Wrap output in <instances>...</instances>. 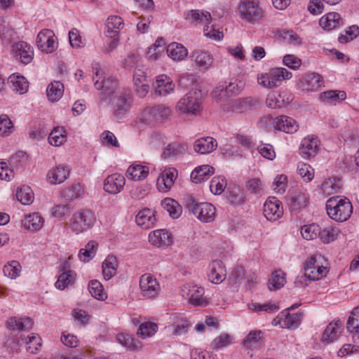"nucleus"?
Here are the masks:
<instances>
[{
  "label": "nucleus",
  "instance_id": "1",
  "mask_svg": "<svg viewBox=\"0 0 359 359\" xmlns=\"http://www.w3.org/2000/svg\"><path fill=\"white\" fill-rule=\"evenodd\" d=\"M92 68L94 86L97 90H103L101 101L109 102L111 100V97H114V116L116 118H122L128 111L133 102L130 90L118 88L114 78L109 77L105 79L104 72L100 69L98 63H93Z\"/></svg>",
  "mask_w": 359,
  "mask_h": 359
},
{
  "label": "nucleus",
  "instance_id": "2",
  "mask_svg": "<svg viewBox=\"0 0 359 359\" xmlns=\"http://www.w3.org/2000/svg\"><path fill=\"white\" fill-rule=\"evenodd\" d=\"M326 210L331 219L341 222L350 217L353 207L348 198L335 196L327 201Z\"/></svg>",
  "mask_w": 359,
  "mask_h": 359
},
{
  "label": "nucleus",
  "instance_id": "3",
  "mask_svg": "<svg viewBox=\"0 0 359 359\" xmlns=\"http://www.w3.org/2000/svg\"><path fill=\"white\" fill-rule=\"evenodd\" d=\"M171 116V109L163 104H160L144 109L140 115V120L145 124L162 123Z\"/></svg>",
  "mask_w": 359,
  "mask_h": 359
},
{
  "label": "nucleus",
  "instance_id": "4",
  "mask_svg": "<svg viewBox=\"0 0 359 359\" xmlns=\"http://www.w3.org/2000/svg\"><path fill=\"white\" fill-rule=\"evenodd\" d=\"M95 222L93 212L88 209H83L73 214L67 225L72 232L79 234L91 228Z\"/></svg>",
  "mask_w": 359,
  "mask_h": 359
},
{
  "label": "nucleus",
  "instance_id": "5",
  "mask_svg": "<svg viewBox=\"0 0 359 359\" xmlns=\"http://www.w3.org/2000/svg\"><path fill=\"white\" fill-rule=\"evenodd\" d=\"M292 73L285 68L280 67L271 69L269 72L259 74L257 81L264 88H272L279 86L283 80L290 79Z\"/></svg>",
  "mask_w": 359,
  "mask_h": 359
},
{
  "label": "nucleus",
  "instance_id": "6",
  "mask_svg": "<svg viewBox=\"0 0 359 359\" xmlns=\"http://www.w3.org/2000/svg\"><path fill=\"white\" fill-rule=\"evenodd\" d=\"M238 11L241 19L250 23H254L263 17L262 8L252 1H242L238 6Z\"/></svg>",
  "mask_w": 359,
  "mask_h": 359
},
{
  "label": "nucleus",
  "instance_id": "7",
  "mask_svg": "<svg viewBox=\"0 0 359 359\" xmlns=\"http://www.w3.org/2000/svg\"><path fill=\"white\" fill-rule=\"evenodd\" d=\"M196 94V92L188 93L179 100L176 109L182 114L196 115L201 110V102Z\"/></svg>",
  "mask_w": 359,
  "mask_h": 359
},
{
  "label": "nucleus",
  "instance_id": "8",
  "mask_svg": "<svg viewBox=\"0 0 359 359\" xmlns=\"http://www.w3.org/2000/svg\"><path fill=\"white\" fill-rule=\"evenodd\" d=\"M140 287L142 296L145 298L155 297L160 291V285L157 280L149 273H145L140 277Z\"/></svg>",
  "mask_w": 359,
  "mask_h": 359
},
{
  "label": "nucleus",
  "instance_id": "9",
  "mask_svg": "<svg viewBox=\"0 0 359 359\" xmlns=\"http://www.w3.org/2000/svg\"><path fill=\"white\" fill-rule=\"evenodd\" d=\"M38 48L43 52L50 53L57 48L55 36L53 31L43 29L41 31L36 37Z\"/></svg>",
  "mask_w": 359,
  "mask_h": 359
},
{
  "label": "nucleus",
  "instance_id": "10",
  "mask_svg": "<svg viewBox=\"0 0 359 359\" xmlns=\"http://www.w3.org/2000/svg\"><path fill=\"white\" fill-rule=\"evenodd\" d=\"M257 104L258 102L256 99L247 97L230 101L226 108L227 111L243 113L253 109Z\"/></svg>",
  "mask_w": 359,
  "mask_h": 359
},
{
  "label": "nucleus",
  "instance_id": "11",
  "mask_svg": "<svg viewBox=\"0 0 359 359\" xmlns=\"http://www.w3.org/2000/svg\"><path fill=\"white\" fill-rule=\"evenodd\" d=\"M326 267L316 266V269H309L305 271L304 275L299 276L297 278L294 283L297 287H304L308 285L311 281L318 280L321 278L326 276Z\"/></svg>",
  "mask_w": 359,
  "mask_h": 359
},
{
  "label": "nucleus",
  "instance_id": "12",
  "mask_svg": "<svg viewBox=\"0 0 359 359\" xmlns=\"http://www.w3.org/2000/svg\"><path fill=\"white\" fill-rule=\"evenodd\" d=\"M126 184L123 175L114 173L109 175L104 181V190L110 194H117L123 189Z\"/></svg>",
  "mask_w": 359,
  "mask_h": 359
},
{
  "label": "nucleus",
  "instance_id": "13",
  "mask_svg": "<svg viewBox=\"0 0 359 359\" xmlns=\"http://www.w3.org/2000/svg\"><path fill=\"white\" fill-rule=\"evenodd\" d=\"M177 177V170L174 168H169L163 170L158 176L156 186L159 191L166 192L174 184Z\"/></svg>",
  "mask_w": 359,
  "mask_h": 359
},
{
  "label": "nucleus",
  "instance_id": "14",
  "mask_svg": "<svg viewBox=\"0 0 359 359\" xmlns=\"http://www.w3.org/2000/svg\"><path fill=\"white\" fill-rule=\"evenodd\" d=\"M280 202L276 198H269L264 204V215L269 221H276L280 217L283 208Z\"/></svg>",
  "mask_w": 359,
  "mask_h": 359
},
{
  "label": "nucleus",
  "instance_id": "15",
  "mask_svg": "<svg viewBox=\"0 0 359 359\" xmlns=\"http://www.w3.org/2000/svg\"><path fill=\"white\" fill-rule=\"evenodd\" d=\"M68 268H69V266L67 262H65L60 266V271L62 273L55 283V287L60 290H64L75 282L76 273L72 270H67Z\"/></svg>",
  "mask_w": 359,
  "mask_h": 359
},
{
  "label": "nucleus",
  "instance_id": "16",
  "mask_svg": "<svg viewBox=\"0 0 359 359\" xmlns=\"http://www.w3.org/2000/svg\"><path fill=\"white\" fill-rule=\"evenodd\" d=\"M342 324L339 319H334L330 323L324 330L321 341L326 344H330L337 340L341 330Z\"/></svg>",
  "mask_w": 359,
  "mask_h": 359
},
{
  "label": "nucleus",
  "instance_id": "17",
  "mask_svg": "<svg viewBox=\"0 0 359 359\" xmlns=\"http://www.w3.org/2000/svg\"><path fill=\"white\" fill-rule=\"evenodd\" d=\"M187 290V297L189 302L194 306H205L208 304V299L203 297L204 289L196 285L185 287Z\"/></svg>",
  "mask_w": 359,
  "mask_h": 359
},
{
  "label": "nucleus",
  "instance_id": "18",
  "mask_svg": "<svg viewBox=\"0 0 359 359\" xmlns=\"http://www.w3.org/2000/svg\"><path fill=\"white\" fill-rule=\"evenodd\" d=\"M318 139L315 137H308L302 141L299 148L300 155L306 159L313 157L318 151Z\"/></svg>",
  "mask_w": 359,
  "mask_h": 359
},
{
  "label": "nucleus",
  "instance_id": "19",
  "mask_svg": "<svg viewBox=\"0 0 359 359\" xmlns=\"http://www.w3.org/2000/svg\"><path fill=\"white\" fill-rule=\"evenodd\" d=\"M191 58L201 71L207 70L212 63V57L210 55L208 52L201 50H194Z\"/></svg>",
  "mask_w": 359,
  "mask_h": 359
},
{
  "label": "nucleus",
  "instance_id": "20",
  "mask_svg": "<svg viewBox=\"0 0 359 359\" xmlns=\"http://www.w3.org/2000/svg\"><path fill=\"white\" fill-rule=\"evenodd\" d=\"M149 241L152 245L161 247L170 245L172 243V238L165 229H158L149 233Z\"/></svg>",
  "mask_w": 359,
  "mask_h": 359
},
{
  "label": "nucleus",
  "instance_id": "21",
  "mask_svg": "<svg viewBox=\"0 0 359 359\" xmlns=\"http://www.w3.org/2000/svg\"><path fill=\"white\" fill-rule=\"evenodd\" d=\"M273 123L276 130H283L287 133H293L298 128L295 120L286 116H277Z\"/></svg>",
  "mask_w": 359,
  "mask_h": 359
},
{
  "label": "nucleus",
  "instance_id": "22",
  "mask_svg": "<svg viewBox=\"0 0 359 359\" xmlns=\"http://www.w3.org/2000/svg\"><path fill=\"white\" fill-rule=\"evenodd\" d=\"M217 143L212 137L198 139L194 142V150L201 154H209L216 149Z\"/></svg>",
  "mask_w": 359,
  "mask_h": 359
},
{
  "label": "nucleus",
  "instance_id": "23",
  "mask_svg": "<svg viewBox=\"0 0 359 359\" xmlns=\"http://www.w3.org/2000/svg\"><path fill=\"white\" fill-rule=\"evenodd\" d=\"M215 212V208L211 203H201L196 208V214L194 215L204 222H209L214 219Z\"/></svg>",
  "mask_w": 359,
  "mask_h": 359
},
{
  "label": "nucleus",
  "instance_id": "24",
  "mask_svg": "<svg viewBox=\"0 0 359 359\" xmlns=\"http://www.w3.org/2000/svg\"><path fill=\"white\" fill-rule=\"evenodd\" d=\"M13 50L20 56L22 63L27 65L32 62L34 56V52L32 47L27 43L20 41L14 44Z\"/></svg>",
  "mask_w": 359,
  "mask_h": 359
},
{
  "label": "nucleus",
  "instance_id": "25",
  "mask_svg": "<svg viewBox=\"0 0 359 359\" xmlns=\"http://www.w3.org/2000/svg\"><path fill=\"white\" fill-rule=\"evenodd\" d=\"M34 325V322L30 318H20L11 317L6 322L8 328L20 331H29Z\"/></svg>",
  "mask_w": 359,
  "mask_h": 359
},
{
  "label": "nucleus",
  "instance_id": "26",
  "mask_svg": "<svg viewBox=\"0 0 359 359\" xmlns=\"http://www.w3.org/2000/svg\"><path fill=\"white\" fill-rule=\"evenodd\" d=\"M226 276V272L219 260H214L210 265L209 279L212 283L219 284L222 283Z\"/></svg>",
  "mask_w": 359,
  "mask_h": 359
},
{
  "label": "nucleus",
  "instance_id": "27",
  "mask_svg": "<svg viewBox=\"0 0 359 359\" xmlns=\"http://www.w3.org/2000/svg\"><path fill=\"white\" fill-rule=\"evenodd\" d=\"M346 330L353 333L355 342L359 341V306L354 308L348 318Z\"/></svg>",
  "mask_w": 359,
  "mask_h": 359
},
{
  "label": "nucleus",
  "instance_id": "28",
  "mask_svg": "<svg viewBox=\"0 0 359 359\" xmlns=\"http://www.w3.org/2000/svg\"><path fill=\"white\" fill-rule=\"evenodd\" d=\"M156 222L154 211L145 208L138 212L136 216V223L143 229H147L154 226Z\"/></svg>",
  "mask_w": 359,
  "mask_h": 359
},
{
  "label": "nucleus",
  "instance_id": "29",
  "mask_svg": "<svg viewBox=\"0 0 359 359\" xmlns=\"http://www.w3.org/2000/svg\"><path fill=\"white\" fill-rule=\"evenodd\" d=\"M319 24L323 29L331 30L342 25L343 20L339 13H329L320 19Z\"/></svg>",
  "mask_w": 359,
  "mask_h": 359
},
{
  "label": "nucleus",
  "instance_id": "30",
  "mask_svg": "<svg viewBox=\"0 0 359 359\" xmlns=\"http://www.w3.org/2000/svg\"><path fill=\"white\" fill-rule=\"evenodd\" d=\"M323 77L317 73H308L303 77L301 83L307 90H318L323 84Z\"/></svg>",
  "mask_w": 359,
  "mask_h": 359
},
{
  "label": "nucleus",
  "instance_id": "31",
  "mask_svg": "<svg viewBox=\"0 0 359 359\" xmlns=\"http://www.w3.org/2000/svg\"><path fill=\"white\" fill-rule=\"evenodd\" d=\"M123 20L120 16L111 15L107 20V36L110 38L116 37L120 29L123 27Z\"/></svg>",
  "mask_w": 359,
  "mask_h": 359
},
{
  "label": "nucleus",
  "instance_id": "32",
  "mask_svg": "<svg viewBox=\"0 0 359 359\" xmlns=\"http://www.w3.org/2000/svg\"><path fill=\"white\" fill-rule=\"evenodd\" d=\"M69 173V168L65 165H58L50 170L48 173L50 182L53 184L62 183Z\"/></svg>",
  "mask_w": 359,
  "mask_h": 359
},
{
  "label": "nucleus",
  "instance_id": "33",
  "mask_svg": "<svg viewBox=\"0 0 359 359\" xmlns=\"http://www.w3.org/2000/svg\"><path fill=\"white\" fill-rule=\"evenodd\" d=\"M174 83L166 76H161L157 78L154 86L155 93L161 96H165L173 91Z\"/></svg>",
  "mask_w": 359,
  "mask_h": 359
},
{
  "label": "nucleus",
  "instance_id": "34",
  "mask_svg": "<svg viewBox=\"0 0 359 359\" xmlns=\"http://www.w3.org/2000/svg\"><path fill=\"white\" fill-rule=\"evenodd\" d=\"M245 86V83L241 80L230 81L228 84H220L217 87V91L224 92L228 97L236 95L241 93Z\"/></svg>",
  "mask_w": 359,
  "mask_h": 359
},
{
  "label": "nucleus",
  "instance_id": "35",
  "mask_svg": "<svg viewBox=\"0 0 359 359\" xmlns=\"http://www.w3.org/2000/svg\"><path fill=\"white\" fill-rule=\"evenodd\" d=\"M168 55L175 61H180L187 56V48L181 43H171L167 47Z\"/></svg>",
  "mask_w": 359,
  "mask_h": 359
},
{
  "label": "nucleus",
  "instance_id": "36",
  "mask_svg": "<svg viewBox=\"0 0 359 359\" xmlns=\"http://www.w3.org/2000/svg\"><path fill=\"white\" fill-rule=\"evenodd\" d=\"M21 341L25 344L27 351L32 354H36L42 346V340L38 334H32L31 336H27L25 339L20 338L18 344H21Z\"/></svg>",
  "mask_w": 359,
  "mask_h": 359
},
{
  "label": "nucleus",
  "instance_id": "37",
  "mask_svg": "<svg viewBox=\"0 0 359 359\" xmlns=\"http://www.w3.org/2000/svg\"><path fill=\"white\" fill-rule=\"evenodd\" d=\"M118 261L115 256L109 255L102 264V273L105 280H109L116 274Z\"/></svg>",
  "mask_w": 359,
  "mask_h": 359
},
{
  "label": "nucleus",
  "instance_id": "38",
  "mask_svg": "<svg viewBox=\"0 0 359 359\" xmlns=\"http://www.w3.org/2000/svg\"><path fill=\"white\" fill-rule=\"evenodd\" d=\"M8 83L11 84V88L14 91L23 94L27 91L29 83L26 79L18 74H13L8 79Z\"/></svg>",
  "mask_w": 359,
  "mask_h": 359
},
{
  "label": "nucleus",
  "instance_id": "39",
  "mask_svg": "<svg viewBox=\"0 0 359 359\" xmlns=\"http://www.w3.org/2000/svg\"><path fill=\"white\" fill-rule=\"evenodd\" d=\"M303 317V313L298 312L294 314H290L288 312H282L280 320L282 322V327L285 328H296L301 323Z\"/></svg>",
  "mask_w": 359,
  "mask_h": 359
},
{
  "label": "nucleus",
  "instance_id": "40",
  "mask_svg": "<svg viewBox=\"0 0 359 359\" xmlns=\"http://www.w3.org/2000/svg\"><path fill=\"white\" fill-rule=\"evenodd\" d=\"M214 173V168L204 165L195 168L191 173V179L194 183H201L208 179V177Z\"/></svg>",
  "mask_w": 359,
  "mask_h": 359
},
{
  "label": "nucleus",
  "instance_id": "41",
  "mask_svg": "<svg viewBox=\"0 0 359 359\" xmlns=\"http://www.w3.org/2000/svg\"><path fill=\"white\" fill-rule=\"evenodd\" d=\"M43 224V219L39 213L34 212L29 215L22 221V225L27 229L32 231H36L39 230Z\"/></svg>",
  "mask_w": 359,
  "mask_h": 359
},
{
  "label": "nucleus",
  "instance_id": "42",
  "mask_svg": "<svg viewBox=\"0 0 359 359\" xmlns=\"http://www.w3.org/2000/svg\"><path fill=\"white\" fill-rule=\"evenodd\" d=\"M161 205L173 219L178 218L182 214V207L177 201L172 198H167L163 199L161 202Z\"/></svg>",
  "mask_w": 359,
  "mask_h": 359
},
{
  "label": "nucleus",
  "instance_id": "43",
  "mask_svg": "<svg viewBox=\"0 0 359 359\" xmlns=\"http://www.w3.org/2000/svg\"><path fill=\"white\" fill-rule=\"evenodd\" d=\"M346 97V94L343 90H327L320 93L319 99L320 101L332 104L336 102H341Z\"/></svg>",
  "mask_w": 359,
  "mask_h": 359
},
{
  "label": "nucleus",
  "instance_id": "44",
  "mask_svg": "<svg viewBox=\"0 0 359 359\" xmlns=\"http://www.w3.org/2000/svg\"><path fill=\"white\" fill-rule=\"evenodd\" d=\"M64 93V86L60 81L50 83L46 89L48 99L51 102L58 101Z\"/></svg>",
  "mask_w": 359,
  "mask_h": 359
},
{
  "label": "nucleus",
  "instance_id": "45",
  "mask_svg": "<svg viewBox=\"0 0 359 359\" xmlns=\"http://www.w3.org/2000/svg\"><path fill=\"white\" fill-rule=\"evenodd\" d=\"M187 20H189L191 23L209 24L211 21V15L208 12L200 11L198 10H191L187 13Z\"/></svg>",
  "mask_w": 359,
  "mask_h": 359
},
{
  "label": "nucleus",
  "instance_id": "46",
  "mask_svg": "<svg viewBox=\"0 0 359 359\" xmlns=\"http://www.w3.org/2000/svg\"><path fill=\"white\" fill-rule=\"evenodd\" d=\"M307 198L301 191H295L290 194L288 198V203L293 210H298L306 205Z\"/></svg>",
  "mask_w": 359,
  "mask_h": 359
},
{
  "label": "nucleus",
  "instance_id": "47",
  "mask_svg": "<svg viewBox=\"0 0 359 359\" xmlns=\"http://www.w3.org/2000/svg\"><path fill=\"white\" fill-rule=\"evenodd\" d=\"M126 173L133 180H141L148 176L149 168L141 165H132L129 166Z\"/></svg>",
  "mask_w": 359,
  "mask_h": 359
},
{
  "label": "nucleus",
  "instance_id": "48",
  "mask_svg": "<svg viewBox=\"0 0 359 359\" xmlns=\"http://www.w3.org/2000/svg\"><path fill=\"white\" fill-rule=\"evenodd\" d=\"M226 198L233 205H242L245 202V196L244 193L238 187H235L231 190H228L226 194Z\"/></svg>",
  "mask_w": 359,
  "mask_h": 359
},
{
  "label": "nucleus",
  "instance_id": "49",
  "mask_svg": "<svg viewBox=\"0 0 359 359\" xmlns=\"http://www.w3.org/2000/svg\"><path fill=\"white\" fill-rule=\"evenodd\" d=\"M285 276V273L281 270L273 272L271 278L269 280V289L276 290L283 287L286 282Z\"/></svg>",
  "mask_w": 359,
  "mask_h": 359
},
{
  "label": "nucleus",
  "instance_id": "50",
  "mask_svg": "<svg viewBox=\"0 0 359 359\" xmlns=\"http://www.w3.org/2000/svg\"><path fill=\"white\" fill-rule=\"evenodd\" d=\"M83 188L79 183L74 184L68 187L61 191V197L65 198L67 202L74 198H77L81 196Z\"/></svg>",
  "mask_w": 359,
  "mask_h": 359
},
{
  "label": "nucleus",
  "instance_id": "51",
  "mask_svg": "<svg viewBox=\"0 0 359 359\" xmlns=\"http://www.w3.org/2000/svg\"><path fill=\"white\" fill-rule=\"evenodd\" d=\"M88 290L91 295L98 300H104L107 297L102 285L97 280H93L89 283Z\"/></svg>",
  "mask_w": 359,
  "mask_h": 359
},
{
  "label": "nucleus",
  "instance_id": "52",
  "mask_svg": "<svg viewBox=\"0 0 359 359\" xmlns=\"http://www.w3.org/2000/svg\"><path fill=\"white\" fill-rule=\"evenodd\" d=\"M16 198L22 205H29L34 201V193L29 187L23 186L17 190Z\"/></svg>",
  "mask_w": 359,
  "mask_h": 359
},
{
  "label": "nucleus",
  "instance_id": "53",
  "mask_svg": "<svg viewBox=\"0 0 359 359\" xmlns=\"http://www.w3.org/2000/svg\"><path fill=\"white\" fill-rule=\"evenodd\" d=\"M97 247V243L95 241H90L88 242L85 248H82L79 251V257L81 261L86 262L91 259L95 254Z\"/></svg>",
  "mask_w": 359,
  "mask_h": 359
},
{
  "label": "nucleus",
  "instance_id": "54",
  "mask_svg": "<svg viewBox=\"0 0 359 359\" xmlns=\"http://www.w3.org/2000/svg\"><path fill=\"white\" fill-rule=\"evenodd\" d=\"M189 323L186 318L182 316H177L172 324V334L180 335L187 332Z\"/></svg>",
  "mask_w": 359,
  "mask_h": 359
},
{
  "label": "nucleus",
  "instance_id": "55",
  "mask_svg": "<svg viewBox=\"0 0 359 359\" xmlns=\"http://www.w3.org/2000/svg\"><path fill=\"white\" fill-rule=\"evenodd\" d=\"M341 187V183L339 179H329L323 183L321 190L325 194L331 195L337 193Z\"/></svg>",
  "mask_w": 359,
  "mask_h": 359
},
{
  "label": "nucleus",
  "instance_id": "56",
  "mask_svg": "<svg viewBox=\"0 0 359 359\" xmlns=\"http://www.w3.org/2000/svg\"><path fill=\"white\" fill-rule=\"evenodd\" d=\"M263 338V333L261 330L250 331L243 341V344L248 348L255 347Z\"/></svg>",
  "mask_w": 359,
  "mask_h": 359
},
{
  "label": "nucleus",
  "instance_id": "57",
  "mask_svg": "<svg viewBox=\"0 0 359 359\" xmlns=\"http://www.w3.org/2000/svg\"><path fill=\"white\" fill-rule=\"evenodd\" d=\"M158 326L154 323L146 322L141 324L137 330V335L142 339L153 336L157 331Z\"/></svg>",
  "mask_w": 359,
  "mask_h": 359
},
{
  "label": "nucleus",
  "instance_id": "58",
  "mask_svg": "<svg viewBox=\"0 0 359 359\" xmlns=\"http://www.w3.org/2000/svg\"><path fill=\"white\" fill-rule=\"evenodd\" d=\"M22 267L20 264L15 260L8 262L4 267V273L6 276L15 279L20 276Z\"/></svg>",
  "mask_w": 359,
  "mask_h": 359
},
{
  "label": "nucleus",
  "instance_id": "59",
  "mask_svg": "<svg viewBox=\"0 0 359 359\" xmlns=\"http://www.w3.org/2000/svg\"><path fill=\"white\" fill-rule=\"evenodd\" d=\"M320 227L316 224L304 225L301 229V233L304 238L306 240H313L320 234Z\"/></svg>",
  "mask_w": 359,
  "mask_h": 359
},
{
  "label": "nucleus",
  "instance_id": "60",
  "mask_svg": "<svg viewBox=\"0 0 359 359\" xmlns=\"http://www.w3.org/2000/svg\"><path fill=\"white\" fill-rule=\"evenodd\" d=\"M65 133L62 128H54L49 135V143L55 147L61 145L66 140Z\"/></svg>",
  "mask_w": 359,
  "mask_h": 359
},
{
  "label": "nucleus",
  "instance_id": "61",
  "mask_svg": "<svg viewBox=\"0 0 359 359\" xmlns=\"http://www.w3.org/2000/svg\"><path fill=\"white\" fill-rule=\"evenodd\" d=\"M266 104L271 109H278L284 107L285 102L280 94L272 93L268 95L266 100Z\"/></svg>",
  "mask_w": 359,
  "mask_h": 359
},
{
  "label": "nucleus",
  "instance_id": "62",
  "mask_svg": "<svg viewBox=\"0 0 359 359\" xmlns=\"http://www.w3.org/2000/svg\"><path fill=\"white\" fill-rule=\"evenodd\" d=\"M119 344L129 348L136 349L140 342L128 334L121 333L116 337Z\"/></svg>",
  "mask_w": 359,
  "mask_h": 359
},
{
  "label": "nucleus",
  "instance_id": "63",
  "mask_svg": "<svg viewBox=\"0 0 359 359\" xmlns=\"http://www.w3.org/2000/svg\"><path fill=\"white\" fill-rule=\"evenodd\" d=\"M297 172L305 182H310L313 178V169L309 164L298 163Z\"/></svg>",
  "mask_w": 359,
  "mask_h": 359
},
{
  "label": "nucleus",
  "instance_id": "64",
  "mask_svg": "<svg viewBox=\"0 0 359 359\" xmlns=\"http://www.w3.org/2000/svg\"><path fill=\"white\" fill-rule=\"evenodd\" d=\"M27 161V154L19 151L13 154L10 158V164L12 167L18 169L22 167Z\"/></svg>",
  "mask_w": 359,
  "mask_h": 359
}]
</instances>
